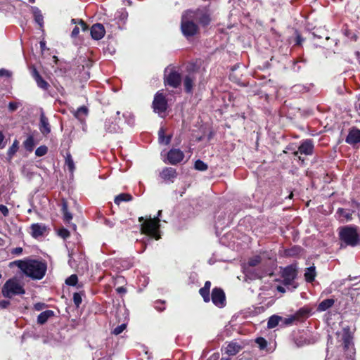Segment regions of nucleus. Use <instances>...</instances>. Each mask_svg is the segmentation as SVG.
<instances>
[{
	"label": "nucleus",
	"mask_w": 360,
	"mask_h": 360,
	"mask_svg": "<svg viewBox=\"0 0 360 360\" xmlns=\"http://www.w3.org/2000/svg\"><path fill=\"white\" fill-rule=\"evenodd\" d=\"M161 216L162 210H159L157 216L154 218H152L150 215H149L148 217H146V220L143 217L139 218V221L141 223V232L148 236L146 238V240H143L145 245L148 244L152 238H155V240L160 238L159 229Z\"/></svg>",
	"instance_id": "1"
},
{
	"label": "nucleus",
	"mask_w": 360,
	"mask_h": 360,
	"mask_svg": "<svg viewBox=\"0 0 360 360\" xmlns=\"http://www.w3.org/2000/svg\"><path fill=\"white\" fill-rule=\"evenodd\" d=\"M15 263L23 273L34 280L41 279L46 271V264L38 260L22 261L18 260Z\"/></svg>",
	"instance_id": "2"
},
{
	"label": "nucleus",
	"mask_w": 360,
	"mask_h": 360,
	"mask_svg": "<svg viewBox=\"0 0 360 360\" xmlns=\"http://www.w3.org/2000/svg\"><path fill=\"white\" fill-rule=\"evenodd\" d=\"M192 20L198 26L205 27L208 26L211 21V13L207 6H202L196 9H188L184 11Z\"/></svg>",
	"instance_id": "3"
},
{
	"label": "nucleus",
	"mask_w": 360,
	"mask_h": 360,
	"mask_svg": "<svg viewBox=\"0 0 360 360\" xmlns=\"http://www.w3.org/2000/svg\"><path fill=\"white\" fill-rule=\"evenodd\" d=\"M340 239L345 246L355 247L360 243V235L358 233L357 230L354 227L345 226L340 229Z\"/></svg>",
	"instance_id": "4"
},
{
	"label": "nucleus",
	"mask_w": 360,
	"mask_h": 360,
	"mask_svg": "<svg viewBox=\"0 0 360 360\" xmlns=\"http://www.w3.org/2000/svg\"><path fill=\"white\" fill-rule=\"evenodd\" d=\"M181 30L182 34L188 39L199 32V26L184 12L181 20Z\"/></svg>",
	"instance_id": "5"
},
{
	"label": "nucleus",
	"mask_w": 360,
	"mask_h": 360,
	"mask_svg": "<svg viewBox=\"0 0 360 360\" xmlns=\"http://www.w3.org/2000/svg\"><path fill=\"white\" fill-rule=\"evenodd\" d=\"M297 269L292 265L284 268L282 274L283 284L286 287L288 290L292 292L298 287V283L295 281L297 278Z\"/></svg>",
	"instance_id": "6"
},
{
	"label": "nucleus",
	"mask_w": 360,
	"mask_h": 360,
	"mask_svg": "<svg viewBox=\"0 0 360 360\" xmlns=\"http://www.w3.org/2000/svg\"><path fill=\"white\" fill-rule=\"evenodd\" d=\"M25 292L24 288L16 278L8 279L2 288L3 295L8 298L16 295H23Z\"/></svg>",
	"instance_id": "7"
},
{
	"label": "nucleus",
	"mask_w": 360,
	"mask_h": 360,
	"mask_svg": "<svg viewBox=\"0 0 360 360\" xmlns=\"http://www.w3.org/2000/svg\"><path fill=\"white\" fill-rule=\"evenodd\" d=\"M181 81V75L173 69L166 68L165 70V83L173 88H177Z\"/></svg>",
	"instance_id": "8"
},
{
	"label": "nucleus",
	"mask_w": 360,
	"mask_h": 360,
	"mask_svg": "<svg viewBox=\"0 0 360 360\" xmlns=\"http://www.w3.org/2000/svg\"><path fill=\"white\" fill-rule=\"evenodd\" d=\"M153 108L155 112L160 115L164 114L167 108V101L162 93L157 92L153 101Z\"/></svg>",
	"instance_id": "9"
},
{
	"label": "nucleus",
	"mask_w": 360,
	"mask_h": 360,
	"mask_svg": "<svg viewBox=\"0 0 360 360\" xmlns=\"http://www.w3.org/2000/svg\"><path fill=\"white\" fill-rule=\"evenodd\" d=\"M211 300L212 303L219 308H223L226 305L225 293L221 288H213L212 291Z\"/></svg>",
	"instance_id": "10"
},
{
	"label": "nucleus",
	"mask_w": 360,
	"mask_h": 360,
	"mask_svg": "<svg viewBox=\"0 0 360 360\" xmlns=\"http://www.w3.org/2000/svg\"><path fill=\"white\" fill-rule=\"evenodd\" d=\"M314 152V142L311 139L304 140L298 148V150L294 152V155L297 156L298 154L311 155Z\"/></svg>",
	"instance_id": "11"
},
{
	"label": "nucleus",
	"mask_w": 360,
	"mask_h": 360,
	"mask_svg": "<svg viewBox=\"0 0 360 360\" xmlns=\"http://www.w3.org/2000/svg\"><path fill=\"white\" fill-rule=\"evenodd\" d=\"M344 349L347 355V360H354L355 349L352 342V337L348 334L343 335Z\"/></svg>",
	"instance_id": "12"
},
{
	"label": "nucleus",
	"mask_w": 360,
	"mask_h": 360,
	"mask_svg": "<svg viewBox=\"0 0 360 360\" xmlns=\"http://www.w3.org/2000/svg\"><path fill=\"white\" fill-rule=\"evenodd\" d=\"M184 158V153L180 149L172 148L167 153V160L171 165H176Z\"/></svg>",
	"instance_id": "13"
},
{
	"label": "nucleus",
	"mask_w": 360,
	"mask_h": 360,
	"mask_svg": "<svg viewBox=\"0 0 360 360\" xmlns=\"http://www.w3.org/2000/svg\"><path fill=\"white\" fill-rule=\"evenodd\" d=\"M90 34L93 39L100 40L105 34V30L101 23H96L93 25L90 29Z\"/></svg>",
	"instance_id": "14"
},
{
	"label": "nucleus",
	"mask_w": 360,
	"mask_h": 360,
	"mask_svg": "<svg viewBox=\"0 0 360 360\" xmlns=\"http://www.w3.org/2000/svg\"><path fill=\"white\" fill-rule=\"evenodd\" d=\"M293 342L297 347H302L309 345L310 340L306 333L298 332L293 335Z\"/></svg>",
	"instance_id": "15"
},
{
	"label": "nucleus",
	"mask_w": 360,
	"mask_h": 360,
	"mask_svg": "<svg viewBox=\"0 0 360 360\" xmlns=\"http://www.w3.org/2000/svg\"><path fill=\"white\" fill-rule=\"evenodd\" d=\"M32 75L39 88L44 91H47L49 89L50 84L43 79L36 68L33 69Z\"/></svg>",
	"instance_id": "16"
},
{
	"label": "nucleus",
	"mask_w": 360,
	"mask_h": 360,
	"mask_svg": "<svg viewBox=\"0 0 360 360\" xmlns=\"http://www.w3.org/2000/svg\"><path fill=\"white\" fill-rule=\"evenodd\" d=\"M345 141L350 145L360 143V129L357 128L351 129Z\"/></svg>",
	"instance_id": "17"
},
{
	"label": "nucleus",
	"mask_w": 360,
	"mask_h": 360,
	"mask_svg": "<svg viewBox=\"0 0 360 360\" xmlns=\"http://www.w3.org/2000/svg\"><path fill=\"white\" fill-rule=\"evenodd\" d=\"M160 177L165 181L173 182L176 177V171L172 167H165L160 174Z\"/></svg>",
	"instance_id": "18"
},
{
	"label": "nucleus",
	"mask_w": 360,
	"mask_h": 360,
	"mask_svg": "<svg viewBox=\"0 0 360 360\" xmlns=\"http://www.w3.org/2000/svg\"><path fill=\"white\" fill-rule=\"evenodd\" d=\"M32 236L34 238L44 235L46 231V226L42 224H33L31 225Z\"/></svg>",
	"instance_id": "19"
},
{
	"label": "nucleus",
	"mask_w": 360,
	"mask_h": 360,
	"mask_svg": "<svg viewBox=\"0 0 360 360\" xmlns=\"http://www.w3.org/2000/svg\"><path fill=\"white\" fill-rule=\"evenodd\" d=\"M232 220L230 214L226 217V214L220 213L216 217V226L217 229H222L223 226L228 225Z\"/></svg>",
	"instance_id": "20"
},
{
	"label": "nucleus",
	"mask_w": 360,
	"mask_h": 360,
	"mask_svg": "<svg viewBox=\"0 0 360 360\" xmlns=\"http://www.w3.org/2000/svg\"><path fill=\"white\" fill-rule=\"evenodd\" d=\"M104 128L105 131L108 133H118L120 131V127L112 119L106 120Z\"/></svg>",
	"instance_id": "21"
},
{
	"label": "nucleus",
	"mask_w": 360,
	"mask_h": 360,
	"mask_svg": "<svg viewBox=\"0 0 360 360\" xmlns=\"http://www.w3.org/2000/svg\"><path fill=\"white\" fill-rule=\"evenodd\" d=\"M267 257L266 253H262L261 256L259 255H255L251 258L249 259L248 262V266H255L257 264H259L260 262L262 264H265L266 257Z\"/></svg>",
	"instance_id": "22"
},
{
	"label": "nucleus",
	"mask_w": 360,
	"mask_h": 360,
	"mask_svg": "<svg viewBox=\"0 0 360 360\" xmlns=\"http://www.w3.org/2000/svg\"><path fill=\"white\" fill-rule=\"evenodd\" d=\"M243 347L236 342H231L228 344L226 348V353L230 356H233L238 354Z\"/></svg>",
	"instance_id": "23"
},
{
	"label": "nucleus",
	"mask_w": 360,
	"mask_h": 360,
	"mask_svg": "<svg viewBox=\"0 0 360 360\" xmlns=\"http://www.w3.org/2000/svg\"><path fill=\"white\" fill-rule=\"evenodd\" d=\"M40 131L43 134H48L51 132V127L48 118L42 113L40 115Z\"/></svg>",
	"instance_id": "24"
},
{
	"label": "nucleus",
	"mask_w": 360,
	"mask_h": 360,
	"mask_svg": "<svg viewBox=\"0 0 360 360\" xmlns=\"http://www.w3.org/2000/svg\"><path fill=\"white\" fill-rule=\"evenodd\" d=\"M61 212L63 215V220L66 223H70L72 219V214L68 211V202L64 198L61 201Z\"/></svg>",
	"instance_id": "25"
},
{
	"label": "nucleus",
	"mask_w": 360,
	"mask_h": 360,
	"mask_svg": "<svg viewBox=\"0 0 360 360\" xmlns=\"http://www.w3.org/2000/svg\"><path fill=\"white\" fill-rule=\"evenodd\" d=\"M31 10L36 23H37L40 27H43L44 16L41 13V11L39 10V8L36 6H31Z\"/></svg>",
	"instance_id": "26"
},
{
	"label": "nucleus",
	"mask_w": 360,
	"mask_h": 360,
	"mask_svg": "<svg viewBox=\"0 0 360 360\" xmlns=\"http://www.w3.org/2000/svg\"><path fill=\"white\" fill-rule=\"evenodd\" d=\"M53 315L54 312L52 310H46L38 315L37 323L41 325L44 324Z\"/></svg>",
	"instance_id": "27"
},
{
	"label": "nucleus",
	"mask_w": 360,
	"mask_h": 360,
	"mask_svg": "<svg viewBox=\"0 0 360 360\" xmlns=\"http://www.w3.org/2000/svg\"><path fill=\"white\" fill-rule=\"evenodd\" d=\"M316 276V269L314 266H309V268H307L305 273H304V278L306 281L309 283H311L314 281L315 277Z\"/></svg>",
	"instance_id": "28"
},
{
	"label": "nucleus",
	"mask_w": 360,
	"mask_h": 360,
	"mask_svg": "<svg viewBox=\"0 0 360 360\" xmlns=\"http://www.w3.org/2000/svg\"><path fill=\"white\" fill-rule=\"evenodd\" d=\"M334 302L333 299H326L319 304L317 309L319 311H324L330 309L334 304Z\"/></svg>",
	"instance_id": "29"
},
{
	"label": "nucleus",
	"mask_w": 360,
	"mask_h": 360,
	"mask_svg": "<svg viewBox=\"0 0 360 360\" xmlns=\"http://www.w3.org/2000/svg\"><path fill=\"white\" fill-rule=\"evenodd\" d=\"M65 165L70 173H73L75 169V162L70 152H67L65 156Z\"/></svg>",
	"instance_id": "30"
},
{
	"label": "nucleus",
	"mask_w": 360,
	"mask_h": 360,
	"mask_svg": "<svg viewBox=\"0 0 360 360\" xmlns=\"http://www.w3.org/2000/svg\"><path fill=\"white\" fill-rule=\"evenodd\" d=\"M132 199V195L129 193H120L115 198L114 202L119 205L122 202H129Z\"/></svg>",
	"instance_id": "31"
},
{
	"label": "nucleus",
	"mask_w": 360,
	"mask_h": 360,
	"mask_svg": "<svg viewBox=\"0 0 360 360\" xmlns=\"http://www.w3.org/2000/svg\"><path fill=\"white\" fill-rule=\"evenodd\" d=\"M193 81H194V77H193L191 75H187L185 77L184 80V84L185 91L187 93L192 92Z\"/></svg>",
	"instance_id": "32"
},
{
	"label": "nucleus",
	"mask_w": 360,
	"mask_h": 360,
	"mask_svg": "<svg viewBox=\"0 0 360 360\" xmlns=\"http://www.w3.org/2000/svg\"><path fill=\"white\" fill-rule=\"evenodd\" d=\"M281 316L278 315H273L269 317L267 322V328H274L276 326H278L281 323Z\"/></svg>",
	"instance_id": "33"
},
{
	"label": "nucleus",
	"mask_w": 360,
	"mask_h": 360,
	"mask_svg": "<svg viewBox=\"0 0 360 360\" xmlns=\"http://www.w3.org/2000/svg\"><path fill=\"white\" fill-rule=\"evenodd\" d=\"M88 111V108L86 106H80L74 112V116L79 120H82L87 115Z\"/></svg>",
	"instance_id": "34"
},
{
	"label": "nucleus",
	"mask_w": 360,
	"mask_h": 360,
	"mask_svg": "<svg viewBox=\"0 0 360 360\" xmlns=\"http://www.w3.org/2000/svg\"><path fill=\"white\" fill-rule=\"evenodd\" d=\"M158 136H159V142L160 143H163L165 145H168L170 143L172 136L169 135V136H165L163 128L160 129V130L158 131Z\"/></svg>",
	"instance_id": "35"
},
{
	"label": "nucleus",
	"mask_w": 360,
	"mask_h": 360,
	"mask_svg": "<svg viewBox=\"0 0 360 360\" xmlns=\"http://www.w3.org/2000/svg\"><path fill=\"white\" fill-rule=\"evenodd\" d=\"M26 150L32 152L34 147V140L32 136H29L23 143Z\"/></svg>",
	"instance_id": "36"
},
{
	"label": "nucleus",
	"mask_w": 360,
	"mask_h": 360,
	"mask_svg": "<svg viewBox=\"0 0 360 360\" xmlns=\"http://www.w3.org/2000/svg\"><path fill=\"white\" fill-rule=\"evenodd\" d=\"M310 313V309L307 307L300 308L294 316H297V321H298L300 318H306L309 316Z\"/></svg>",
	"instance_id": "37"
},
{
	"label": "nucleus",
	"mask_w": 360,
	"mask_h": 360,
	"mask_svg": "<svg viewBox=\"0 0 360 360\" xmlns=\"http://www.w3.org/2000/svg\"><path fill=\"white\" fill-rule=\"evenodd\" d=\"M297 321V316L293 315H290L288 317L283 318L281 317V326H286L292 324L293 322Z\"/></svg>",
	"instance_id": "38"
},
{
	"label": "nucleus",
	"mask_w": 360,
	"mask_h": 360,
	"mask_svg": "<svg viewBox=\"0 0 360 360\" xmlns=\"http://www.w3.org/2000/svg\"><path fill=\"white\" fill-rule=\"evenodd\" d=\"M18 141L15 140L12 144V146L8 148L7 155L9 159H11L13 156L15 154L18 149Z\"/></svg>",
	"instance_id": "39"
},
{
	"label": "nucleus",
	"mask_w": 360,
	"mask_h": 360,
	"mask_svg": "<svg viewBox=\"0 0 360 360\" xmlns=\"http://www.w3.org/2000/svg\"><path fill=\"white\" fill-rule=\"evenodd\" d=\"M337 213L340 214V217H342L346 220H350L352 219V212L349 210H347L343 208H339Z\"/></svg>",
	"instance_id": "40"
},
{
	"label": "nucleus",
	"mask_w": 360,
	"mask_h": 360,
	"mask_svg": "<svg viewBox=\"0 0 360 360\" xmlns=\"http://www.w3.org/2000/svg\"><path fill=\"white\" fill-rule=\"evenodd\" d=\"M72 24H75L76 25H79L81 26V29L83 32H85L88 30V25L82 19H75L72 18L71 20Z\"/></svg>",
	"instance_id": "41"
},
{
	"label": "nucleus",
	"mask_w": 360,
	"mask_h": 360,
	"mask_svg": "<svg viewBox=\"0 0 360 360\" xmlns=\"http://www.w3.org/2000/svg\"><path fill=\"white\" fill-rule=\"evenodd\" d=\"M123 117L125 119L126 122L129 126H134V116L131 112H124L123 113Z\"/></svg>",
	"instance_id": "42"
},
{
	"label": "nucleus",
	"mask_w": 360,
	"mask_h": 360,
	"mask_svg": "<svg viewBox=\"0 0 360 360\" xmlns=\"http://www.w3.org/2000/svg\"><path fill=\"white\" fill-rule=\"evenodd\" d=\"M194 167L198 171H205L207 169V165L203 161L197 160L195 162Z\"/></svg>",
	"instance_id": "43"
},
{
	"label": "nucleus",
	"mask_w": 360,
	"mask_h": 360,
	"mask_svg": "<svg viewBox=\"0 0 360 360\" xmlns=\"http://www.w3.org/2000/svg\"><path fill=\"white\" fill-rule=\"evenodd\" d=\"M165 301L159 300L154 302V308L157 311L162 312L165 309Z\"/></svg>",
	"instance_id": "44"
},
{
	"label": "nucleus",
	"mask_w": 360,
	"mask_h": 360,
	"mask_svg": "<svg viewBox=\"0 0 360 360\" xmlns=\"http://www.w3.org/2000/svg\"><path fill=\"white\" fill-rule=\"evenodd\" d=\"M199 293L203 298L205 302H209L210 301V290L201 288L199 290Z\"/></svg>",
	"instance_id": "45"
},
{
	"label": "nucleus",
	"mask_w": 360,
	"mask_h": 360,
	"mask_svg": "<svg viewBox=\"0 0 360 360\" xmlns=\"http://www.w3.org/2000/svg\"><path fill=\"white\" fill-rule=\"evenodd\" d=\"M48 152V148L46 146H41L38 147L35 150V155L37 157H42L45 155Z\"/></svg>",
	"instance_id": "46"
},
{
	"label": "nucleus",
	"mask_w": 360,
	"mask_h": 360,
	"mask_svg": "<svg viewBox=\"0 0 360 360\" xmlns=\"http://www.w3.org/2000/svg\"><path fill=\"white\" fill-rule=\"evenodd\" d=\"M77 276L76 274H72L65 280V283L70 286H75L77 283Z\"/></svg>",
	"instance_id": "47"
},
{
	"label": "nucleus",
	"mask_w": 360,
	"mask_h": 360,
	"mask_svg": "<svg viewBox=\"0 0 360 360\" xmlns=\"http://www.w3.org/2000/svg\"><path fill=\"white\" fill-rule=\"evenodd\" d=\"M82 295L79 292H75L73 294V302L77 307H79L82 303Z\"/></svg>",
	"instance_id": "48"
},
{
	"label": "nucleus",
	"mask_w": 360,
	"mask_h": 360,
	"mask_svg": "<svg viewBox=\"0 0 360 360\" xmlns=\"http://www.w3.org/2000/svg\"><path fill=\"white\" fill-rule=\"evenodd\" d=\"M256 343L258 344L259 347L260 348V349H264L267 346L266 340L264 338H262V337L257 338L256 339Z\"/></svg>",
	"instance_id": "49"
},
{
	"label": "nucleus",
	"mask_w": 360,
	"mask_h": 360,
	"mask_svg": "<svg viewBox=\"0 0 360 360\" xmlns=\"http://www.w3.org/2000/svg\"><path fill=\"white\" fill-rule=\"evenodd\" d=\"M126 327L127 325L125 323H122L120 326H117L114 328L112 333L116 335H120L126 329Z\"/></svg>",
	"instance_id": "50"
},
{
	"label": "nucleus",
	"mask_w": 360,
	"mask_h": 360,
	"mask_svg": "<svg viewBox=\"0 0 360 360\" xmlns=\"http://www.w3.org/2000/svg\"><path fill=\"white\" fill-rule=\"evenodd\" d=\"M116 18H119L121 20H125L127 18L128 13L124 9H121L116 13Z\"/></svg>",
	"instance_id": "51"
},
{
	"label": "nucleus",
	"mask_w": 360,
	"mask_h": 360,
	"mask_svg": "<svg viewBox=\"0 0 360 360\" xmlns=\"http://www.w3.org/2000/svg\"><path fill=\"white\" fill-rule=\"evenodd\" d=\"M58 236L63 239H66L70 236V231L65 228H62L58 230Z\"/></svg>",
	"instance_id": "52"
},
{
	"label": "nucleus",
	"mask_w": 360,
	"mask_h": 360,
	"mask_svg": "<svg viewBox=\"0 0 360 360\" xmlns=\"http://www.w3.org/2000/svg\"><path fill=\"white\" fill-rule=\"evenodd\" d=\"M19 106V104L18 103H15V102H10L8 103V110L11 111V112H13V111H15L18 108Z\"/></svg>",
	"instance_id": "53"
},
{
	"label": "nucleus",
	"mask_w": 360,
	"mask_h": 360,
	"mask_svg": "<svg viewBox=\"0 0 360 360\" xmlns=\"http://www.w3.org/2000/svg\"><path fill=\"white\" fill-rule=\"evenodd\" d=\"M103 224L108 226L109 228H113L115 226V223L107 218H103Z\"/></svg>",
	"instance_id": "54"
},
{
	"label": "nucleus",
	"mask_w": 360,
	"mask_h": 360,
	"mask_svg": "<svg viewBox=\"0 0 360 360\" xmlns=\"http://www.w3.org/2000/svg\"><path fill=\"white\" fill-rule=\"evenodd\" d=\"M79 33V27H78V25H75V27L73 28V30L71 32L70 36L72 38H75L77 37Z\"/></svg>",
	"instance_id": "55"
},
{
	"label": "nucleus",
	"mask_w": 360,
	"mask_h": 360,
	"mask_svg": "<svg viewBox=\"0 0 360 360\" xmlns=\"http://www.w3.org/2000/svg\"><path fill=\"white\" fill-rule=\"evenodd\" d=\"M11 76V73L6 70V69H0V77H10Z\"/></svg>",
	"instance_id": "56"
},
{
	"label": "nucleus",
	"mask_w": 360,
	"mask_h": 360,
	"mask_svg": "<svg viewBox=\"0 0 360 360\" xmlns=\"http://www.w3.org/2000/svg\"><path fill=\"white\" fill-rule=\"evenodd\" d=\"M0 212L4 217H6L8 214V209L4 205H0Z\"/></svg>",
	"instance_id": "57"
},
{
	"label": "nucleus",
	"mask_w": 360,
	"mask_h": 360,
	"mask_svg": "<svg viewBox=\"0 0 360 360\" xmlns=\"http://www.w3.org/2000/svg\"><path fill=\"white\" fill-rule=\"evenodd\" d=\"M44 306H45V304L44 303L37 302V303L34 304V309L37 311H41L44 309Z\"/></svg>",
	"instance_id": "58"
},
{
	"label": "nucleus",
	"mask_w": 360,
	"mask_h": 360,
	"mask_svg": "<svg viewBox=\"0 0 360 360\" xmlns=\"http://www.w3.org/2000/svg\"><path fill=\"white\" fill-rule=\"evenodd\" d=\"M22 252V248L20 247H18L15 248H13L11 251V253L13 255H19Z\"/></svg>",
	"instance_id": "59"
},
{
	"label": "nucleus",
	"mask_w": 360,
	"mask_h": 360,
	"mask_svg": "<svg viewBox=\"0 0 360 360\" xmlns=\"http://www.w3.org/2000/svg\"><path fill=\"white\" fill-rule=\"evenodd\" d=\"M10 304V302L8 300H0V307L1 309H6Z\"/></svg>",
	"instance_id": "60"
},
{
	"label": "nucleus",
	"mask_w": 360,
	"mask_h": 360,
	"mask_svg": "<svg viewBox=\"0 0 360 360\" xmlns=\"http://www.w3.org/2000/svg\"><path fill=\"white\" fill-rule=\"evenodd\" d=\"M4 136L3 133L0 131V148H3L5 147V143L4 142Z\"/></svg>",
	"instance_id": "61"
},
{
	"label": "nucleus",
	"mask_w": 360,
	"mask_h": 360,
	"mask_svg": "<svg viewBox=\"0 0 360 360\" xmlns=\"http://www.w3.org/2000/svg\"><path fill=\"white\" fill-rule=\"evenodd\" d=\"M294 91H303V85L297 84L293 86Z\"/></svg>",
	"instance_id": "62"
},
{
	"label": "nucleus",
	"mask_w": 360,
	"mask_h": 360,
	"mask_svg": "<svg viewBox=\"0 0 360 360\" xmlns=\"http://www.w3.org/2000/svg\"><path fill=\"white\" fill-rule=\"evenodd\" d=\"M276 289L278 292H281V293H284L285 292L286 290H288L286 288V287L285 285L282 286V285H278L276 287Z\"/></svg>",
	"instance_id": "63"
},
{
	"label": "nucleus",
	"mask_w": 360,
	"mask_h": 360,
	"mask_svg": "<svg viewBox=\"0 0 360 360\" xmlns=\"http://www.w3.org/2000/svg\"><path fill=\"white\" fill-rule=\"evenodd\" d=\"M298 63H299L298 61H295L294 62V66H293L292 68H293V70L295 71V72H298L301 69V67L300 65H297V64Z\"/></svg>",
	"instance_id": "64"
}]
</instances>
